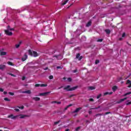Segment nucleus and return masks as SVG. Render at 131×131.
Wrapping results in <instances>:
<instances>
[{"label": "nucleus", "instance_id": "nucleus-1", "mask_svg": "<svg viewBox=\"0 0 131 131\" xmlns=\"http://www.w3.org/2000/svg\"><path fill=\"white\" fill-rule=\"evenodd\" d=\"M70 85H68L67 86L63 88V90H66L68 92L71 91H75V90L78 89V86H75L72 88H71Z\"/></svg>", "mask_w": 131, "mask_h": 131}, {"label": "nucleus", "instance_id": "nucleus-2", "mask_svg": "<svg viewBox=\"0 0 131 131\" xmlns=\"http://www.w3.org/2000/svg\"><path fill=\"white\" fill-rule=\"evenodd\" d=\"M29 55L30 56H33V57H37L38 56V54L36 51H32L31 50H28Z\"/></svg>", "mask_w": 131, "mask_h": 131}, {"label": "nucleus", "instance_id": "nucleus-3", "mask_svg": "<svg viewBox=\"0 0 131 131\" xmlns=\"http://www.w3.org/2000/svg\"><path fill=\"white\" fill-rule=\"evenodd\" d=\"M54 58H56L57 60H62L63 59V55L59 54L58 55L53 56Z\"/></svg>", "mask_w": 131, "mask_h": 131}, {"label": "nucleus", "instance_id": "nucleus-4", "mask_svg": "<svg viewBox=\"0 0 131 131\" xmlns=\"http://www.w3.org/2000/svg\"><path fill=\"white\" fill-rule=\"evenodd\" d=\"M4 31L6 35H9V36L13 35V32L9 31V30H5Z\"/></svg>", "mask_w": 131, "mask_h": 131}, {"label": "nucleus", "instance_id": "nucleus-5", "mask_svg": "<svg viewBox=\"0 0 131 131\" xmlns=\"http://www.w3.org/2000/svg\"><path fill=\"white\" fill-rule=\"evenodd\" d=\"M27 59H28V55L25 53L24 56L21 58V61L22 62H24V61H26Z\"/></svg>", "mask_w": 131, "mask_h": 131}, {"label": "nucleus", "instance_id": "nucleus-6", "mask_svg": "<svg viewBox=\"0 0 131 131\" xmlns=\"http://www.w3.org/2000/svg\"><path fill=\"white\" fill-rule=\"evenodd\" d=\"M18 115L14 116L13 114L8 116V118H11V119H16L17 117H18Z\"/></svg>", "mask_w": 131, "mask_h": 131}, {"label": "nucleus", "instance_id": "nucleus-7", "mask_svg": "<svg viewBox=\"0 0 131 131\" xmlns=\"http://www.w3.org/2000/svg\"><path fill=\"white\" fill-rule=\"evenodd\" d=\"M83 57L80 56V53H77L76 56V59H78V61H81Z\"/></svg>", "mask_w": 131, "mask_h": 131}, {"label": "nucleus", "instance_id": "nucleus-8", "mask_svg": "<svg viewBox=\"0 0 131 131\" xmlns=\"http://www.w3.org/2000/svg\"><path fill=\"white\" fill-rule=\"evenodd\" d=\"M127 98L126 97L123 98V99H120L119 101L117 102V104H120V103H122V102H123L124 101H125V100H126Z\"/></svg>", "mask_w": 131, "mask_h": 131}, {"label": "nucleus", "instance_id": "nucleus-9", "mask_svg": "<svg viewBox=\"0 0 131 131\" xmlns=\"http://www.w3.org/2000/svg\"><path fill=\"white\" fill-rule=\"evenodd\" d=\"M51 92H45V93H40L39 96H47V95H49Z\"/></svg>", "mask_w": 131, "mask_h": 131}, {"label": "nucleus", "instance_id": "nucleus-10", "mask_svg": "<svg viewBox=\"0 0 131 131\" xmlns=\"http://www.w3.org/2000/svg\"><path fill=\"white\" fill-rule=\"evenodd\" d=\"M19 118H20V119H23V118H25V117H28V116L26 115H22L20 114L19 115Z\"/></svg>", "mask_w": 131, "mask_h": 131}, {"label": "nucleus", "instance_id": "nucleus-11", "mask_svg": "<svg viewBox=\"0 0 131 131\" xmlns=\"http://www.w3.org/2000/svg\"><path fill=\"white\" fill-rule=\"evenodd\" d=\"M126 84H129V85L127 86V88H131V81L129 80H127L126 81Z\"/></svg>", "mask_w": 131, "mask_h": 131}, {"label": "nucleus", "instance_id": "nucleus-12", "mask_svg": "<svg viewBox=\"0 0 131 131\" xmlns=\"http://www.w3.org/2000/svg\"><path fill=\"white\" fill-rule=\"evenodd\" d=\"M82 109V107H78V108H77L76 109V110H75L73 113H77V112H78L80 110H81Z\"/></svg>", "mask_w": 131, "mask_h": 131}, {"label": "nucleus", "instance_id": "nucleus-13", "mask_svg": "<svg viewBox=\"0 0 131 131\" xmlns=\"http://www.w3.org/2000/svg\"><path fill=\"white\" fill-rule=\"evenodd\" d=\"M22 93L23 94H31V91L28 90V91H23Z\"/></svg>", "mask_w": 131, "mask_h": 131}, {"label": "nucleus", "instance_id": "nucleus-14", "mask_svg": "<svg viewBox=\"0 0 131 131\" xmlns=\"http://www.w3.org/2000/svg\"><path fill=\"white\" fill-rule=\"evenodd\" d=\"M21 43H22V41H19V43H18V44L15 45V48H16V49H18V48L20 47V46H21Z\"/></svg>", "mask_w": 131, "mask_h": 131}, {"label": "nucleus", "instance_id": "nucleus-15", "mask_svg": "<svg viewBox=\"0 0 131 131\" xmlns=\"http://www.w3.org/2000/svg\"><path fill=\"white\" fill-rule=\"evenodd\" d=\"M6 68V66L4 64H0V70H4Z\"/></svg>", "mask_w": 131, "mask_h": 131}, {"label": "nucleus", "instance_id": "nucleus-16", "mask_svg": "<svg viewBox=\"0 0 131 131\" xmlns=\"http://www.w3.org/2000/svg\"><path fill=\"white\" fill-rule=\"evenodd\" d=\"M117 89H118V87L116 85H114L112 87V90L113 92H115L116 91H117Z\"/></svg>", "mask_w": 131, "mask_h": 131}, {"label": "nucleus", "instance_id": "nucleus-17", "mask_svg": "<svg viewBox=\"0 0 131 131\" xmlns=\"http://www.w3.org/2000/svg\"><path fill=\"white\" fill-rule=\"evenodd\" d=\"M54 103L58 104V105H59L60 104H61V102L57 101H53L51 102V104H54Z\"/></svg>", "mask_w": 131, "mask_h": 131}, {"label": "nucleus", "instance_id": "nucleus-18", "mask_svg": "<svg viewBox=\"0 0 131 131\" xmlns=\"http://www.w3.org/2000/svg\"><path fill=\"white\" fill-rule=\"evenodd\" d=\"M69 1V0H64V1H63L62 2V4H61L62 6H64V5H66L67 4V3H68Z\"/></svg>", "mask_w": 131, "mask_h": 131}, {"label": "nucleus", "instance_id": "nucleus-19", "mask_svg": "<svg viewBox=\"0 0 131 131\" xmlns=\"http://www.w3.org/2000/svg\"><path fill=\"white\" fill-rule=\"evenodd\" d=\"M33 100H34L36 101H40V98L39 97H33Z\"/></svg>", "mask_w": 131, "mask_h": 131}, {"label": "nucleus", "instance_id": "nucleus-20", "mask_svg": "<svg viewBox=\"0 0 131 131\" xmlns=\"http://www.w3.org/2000/svg\"><path fill=\"white\" fill-rule=\"evenodd\" d=\"M88 90H90V91H93L94 90H96V88H95V86H89Z\"/></svg>", "mask_w": 131, "mask_h": 131}, {"label": "nucleus", "instance_id": "nucleus-21", "mask_svg": "<svg viewBox=\"0 0 131 131\" xmlns=\"http://www.w3.org/2000/svg\"><path fill=\"white\" fill-rule=\"evenodd\" d=\"M105 31L106 34H110V33H111V31L109 29H105Z\"/></svg>", "mask_w": 131, "mask_h": 131}, {"label": "nucleus", "instance_id": "nucleus-22", "mask_svg": "<svg viewBox=\"0 0 131 131\" xmlns=\"http://www.w3.org/2000/svg\"><path fill=\"white\" fill-rule=\"evenodd\" d=\"M92 25V21H89L86 25V27H90Z\"/></svg>", "mask_w": 131, "mask_h": 131}, {"label": "nucleus", "instance_id": "nucleus-23", "mask_svg": "<svg viewBox=\"0 0 131 131\" xmlns=\"http://www.w3.org/2000/svg\"><path fill=\"white\" fill-rule=\"evenodd\" d=\"M1 56H6L7 55V52H1L0 53Z\"/></svg>", "mask_w": 131, "mask_h": 131}, {"label": "nucleus", "instance_id": "nucleus-24", "mask_svg": "<svg viewBox=\"0 0 131 131\" xmlns=\"http://www.w3.org/2000/svg\"><path fill=\"white\" fill-rule=\"evenodd\" d=\"M112 94H113V92H105V93H104V95L106 96V95H112Z\"/></svg>", "mask_w": 131, "mask_h": 131}, {"label": "nucleus", "instance_id": "nucleus-25", "mask_svg": "<svg viewBox=\"0 0 131 131\" xmlns=\"http://www.w3.org/2000/svg\"><path fill=\"white\" fill-rule=\"evenodd\" d=\"M7 29L8 30H10V31L14 30V28H11V27H10V26H7Z\"/></svg>", "mask_w": 131, "mask_h": 131}, {"label": "nucleus", "instance_id": "nucleus-26", "mask_svg": "<svg viewBox=\"0 0 131 131\" xmlns=\"http://www.w3.org/2000/svg\"><path fill=\"white\" fill-rule=\"evenodd\" d=\"M46 86H48V84H40L41 88H45Z\"/></svg>", "mask_w": 131, "mask_h": 131}, {"label": "nucleus", "instance_id": "nucleus-27", "mask_svg": "<svg viewBox=\"0 0 131 131\" xmlns=\"http://www.w3.org/2000/svg\"><path fill=\"white\" fill-rule=\"evenodd\" d=\"M71 106H72V104H69V105H68L67 107L64 108V110H67V109H68L69 107H71Z\"/></svg>", "mask_w": 131, "mask_h": 131}, {"label": "nucleus", "instance_id": "nucleus-28", "mask_svg": "<svg viewBox=\"0 0 131 131\" xmlns=\"http://www.w3.org/2000/svg\"><path fill=\"white\" fill-rule=\"evenodd\" d=\"M7 63L8 64V65H10V66H14V64H13L12 62L11 61H8Z\"/></svg>", "mask_w": 131, "mask_h": 131}, {"label": "nucleus", "instance_id": "nucleus-29", "mask_svg": "<svg viewBox=\"0 0 131 131\" xmlns=\"http://www.w3.org/2000/svg\"><path fill=\"white\" fill-rule=\"evenodd\" d=\"M5 101H7V102H10L11 100L10 99H8V97H6L4 98Z\"/></svg>", "mask_w": 131, "mask_h": 131}, {"label": "nucleus", "instance_id": "nucleus-30", "mask_svg": "<svg viewBox=\"0 0 131 131\" xmlns=\"http://www.w3.org/2000/svg\"><path fill=\"white\" fill-rule=\"evenodd\" d=\"M130 94H131V92H128V93H125V94L124 95V97H125V96H128V95H130Z\"/></svg>", "mask_w": 131, "mask_h": 131}, {"label": "nucleus", "instance_id": "nucleus-31", "mask_svg": "<svg viewBox=\"0 0 131 131\" xmlns=\"http://www.w3.org/2000/svg\"><path fill=\"white\" fill-rule=\"evenodd\" d=\"M17 108H18L19 109H21V110H23V109H24V106H17Z\"/></svg>", "mask_w": 131, "mask_h": 131}, {"label": "nucleus", "instance_id": "nucleus-32", "mask_svg": "<svg viewBox=\"0 0 131 131\" xmlns=\"http://www.w3.org/2000/svg\"><path fill=\"white\" fill-rule=\"evenodd\" d=\"M8 74H9V75H11V76H13V77H16V75H14V74H12V73H9Z\"/></svg>", "mask_w": 131, "mask_h": 131}, {"label": "nucleus", "instance_id": "nucleus-33", "mask_svg": "<svg viewBox=\"0 0 131 131\" xmlns=\"http://www.w3.org/2000/svg\"><path fill=\"white\" fill-rule=\"evenodd\" d=\"M61 121L59 120L58 121H56V122H54V124L56 125V124H59V123H60Z\"/></svg>", "mask_w": 131, "mask_h": 131}, {"label": "nucleus", "instance_id": "nucleus-34", "mask_svg": "<svg viewBox=\"0 0 131 131\" xmlns=\"http://www.w3.org/2000/svg\"><path fill=\"white\" fill-rule=\"evenodd\" d=\"M49 79H54V76L53 75H50L49 77Z\"/></svg>", "mask_w": 131, "mask_h": 131}, {"label": "nucleus", "instance_id": "nucleus-35", "mask_svg": "<svg viewBox=\"0 0 131 131\" xmlns=\"http://www.w3.org/2000/svg\"><path fill=\"white\" fill-rule=\"evenodd\" d=\"M101 97H102V94H99V95H98L97 96V99H100V98H101Z\"/></svg>", "mask_w": 131, "mask_h": 131}, {"label": "nucleus", "instance_id": "nucleus-36", "mask_svg": "<svg viewBox=\"0 0 131 131\" xmlns=\"http://www.w3.org/2000/svg\"><path fill=\"white\" fill-rule=\"evenodd\" d=\"M79 129H80V126L77 127L75 129V130H76V131H78V130H79Z\"/></svg>", "mask_w": 131, "mask_h": 131}, {"label": "nucleus", "instance_id": "nucleus-37", "mask_svg": "<svg viewBox=\"0 0 131 131\" xmlns=\"http://www.w3.org/2000/svg\"><path fill=\"white\" fill-rule=\"evenodd\" d=\"M8 94L9 95H10V96H14V93L12 92H9Z\"/></svg>", "mask_w": 131, "mask_h": 131}, {"label": "nucleus", "instance_id": "nucleus-38", "mask_svg": "<svg viewBox=\"0 0 131 131\" xmlns=\"http://www.w3.org/2000/svg\"><path fill=\"white\" fill-rule=\"evenodd\" d=\"M73 73H76V72H78V70L77 69L74 70L73 71Z\"/></svg>", "mask_w": 131, "mask_h": 131}, {"label": "nucleus", "instance_id": "nucleus-39", "mask_svg": "<svg viewBox=\"0 0 131 131\" xmlns=\"http://www.w3.org/2000/svg\"><path fill=\"white\" fill-rule=\"evenodd\" d=\"M99 63H100V61L98 59L96 60L95 64H99Z\"/></svg>", "mask_w": 131, "mask_h": 131}, {"label": "nucleus", "instance_id": "nucleus-40", "mask_svg": "<svg viewBox=\"0 0 131 131\" xmlns=\"http://www.w3.org/2000/svg\"><path fill=\"white\" fill-rule=\"evenodd\" d=\"M68 81H69L70 82L72 81V79L71 77H69L68 78Z\"/></svg>", "mask_w": 131, "mask_h": 131}, {"label": "nucleus", "instance_id": "nucleus-41", "mask_svg": "<svg viewBox=\"0 0 131 131\" xmlns=\"http://www.w3.org/2000/svg\"><path fill=\"white\" fill-rule=\"evenodd\" d=\"M35 86L36 88H38V86H40V84H35Z\"/></svg>", "mask_w": 131, "mask_h": 131}, {"label": "nucleus", "instance_id": "nucleus-42", "mask_svg": "<svg viewBox=\"0 0 131 131\" xmlns=\"http://www.w3.org/2000/svg\"><path fill=\"white\" fill-rule=\"evenodd\" d=\"M97 41L99 42H102V41H103V39H99L97 40Z\"/></svg>", "mask_w": 131, "mask_h": 131}, {"label": "nucleus", "instance_id": "nucleus-43", "mask_svg": "<svg viewBox=\"0 0 131 131\" xmlns=\"http://www.w3.org/2000/svg\"><path fill=\"white\" fill-rule=\"evenodd\" d=\"M89 101H90V102H94V99H93V98H90L89 99Z\"/></svg>", "mask_w": 131, "mask_h": 131}, {"label": "nucleus", "instance_id": "nucleus-44", "mask_svg": "<svg viewBox=\"0 0 131 131\" xmlns=\"http://www.w3.org/2000/svg\"><path fill=\"white\" fill-rule=\"evenodd\" d=\"M15 111H16V112H19L20 111V110H19V108H15L14 109Z\"/></svg>", "mask_w": 131, "mask_h": 131}, {"label": "nucleus", "instance_id": "nucleus-45", "mask_svg": "<svg viewBox=\"0 0 131 131\" xmlns=\"http://www.w3.org/2000/svg\"><path fill=\"white\" fill-rule=\"evenodd\" d=\"M26 79V77L23 76L22 78V80H25Z\"/></svg>", "mask_w": 131, "mask_h": 131}, {"label": "nucleus", "instance_id": "nucleus-46", "mask_svg": "<svg viewBox=\"0 0 131 131\" xmlns=\"http://www.w3.org/2000/svg\"><path fill=\"white\" fill-rule=\"evenodd\" d=\"M102 115V114H97L96 115V116H97V117H98V116H101Z\"/></svg>", "mask_w": 131, "mask_h": 131}, {"label": "nucleus", "instance_id": "nucleus-47", "mask_svg": "<svg viewBox=\"0 0 131 131\" xmlns=\"http://www.w3.org/2000/svg\"><path fill=\"white\" fill-rule=\"evenodd\" d=\"M74 96L75 95L74 94H72V95H70L69 97V98H72V97H74Z\"/></svg>", "mask_w": 131, "mask_h": 131}, {"label": "nucleus", "instance_id": "nucleus-48", "mask_svg": "<svg viewBox=\"0 0 131 131\" xmlns=\"http://www.w3.org/2000/svg\"><path fill=\"white\" fill-rule=\"evenodd\" d=\"M125 36V33H123L122 35V37H124Z\"/></svg>", "mask_w": 131, "mask_h": 131}, {"label": "nucleus", "instance_id": "nucleus-49", "mask_svg": "<svg viewBox=\"0 0 131 131\" xmlns=\"http://www.w3.org/2000/svg\"><path fill=\"white\" fill-rule=\"evenodd\" d=\"M108 114H110V112H106L104 114V115H108Z\"/></svg>", "mask_w": 131, "mask_h": 131}, {"label": "nucleus", "instance_id": "nucleus-50", "mask_svg": "<svg viewBox=\"0 0 131 131\" xmlns=\"http://www.w3.org/2000/svg\"><path fill=\"white\" fill-rule=\"evenodd\" d=\"M57 69H62V68H61V67L60 66H58L56 67Z\"/></svg>", "mask_w": 131, "mask_h": 131}, {"label": "nucleus", "instance_id": "nucleus-51", "mask_svg": "<svg viewBox=\"0 0 131 131\" xmlns=\"http://www.w3.org/2000/svg\"><path fill=\"white\" fill-rule=\"evenodd\" d=\"M0 92H4V89L3 88H0Z\"/></svg>", "mask_w": 131, "mask_h": 131}, {"label": "nucleus", "instance_id": "nucleus-52", "mask_svg": "<svg viewBox=\"0 0 131 131\" xmlns=\"http://www.w3.org/2000/svg\"><path fill=\"white\" fill-rule=\"evenodd\" d=\"M130 104H131V101H130V102L127 103L126 104V105H130Z\"/></svg>", "mask_w": 131, "mask_h": 131}, {"label": "nucleus", "instance_id": "nucleus-53", "mask_svg": "<svg viewBox=\"0 0 131 131\" xmlns=\"http://www.w3.org/2000/svg\"><path fill=\"white\" fill-rule=\"evenodd\" d=\"M89 114H92V113H93V112H92V111H89Z\"/></svg>", "mask_w": 131, "mask_h": 131}, {"label": "nucleus", "instance_id": "nucleus-54", "mask_svg": "<svg viewBox=\"0 0 131 131\" xmlns=\"http://www.w3.org/2000/svg\"><path fill=\"white\" fill-rule=\"evenodd\" d=\"M4 94L5 95H7V94H8V92H6V91H4Z\"/></svg>", "mask_w": 131, "mask_h": 131}, {"label": "nucleus", "instance_id": "nucleus-55", "mask_svg": "<svg viewBox=\"0 0 131 131\" xmlns=\"http://www.w3.org/2000/svg\"><path fill=\"white\" fill-rule=\"evenodd\" d=\"M90 110H95V107L91 108Z\"/></svg>", "mask_w": 131, "mask_h": 131}, {"label": "nucleus", "instance_id": "nucleus-56", "mask_svg": "<svg viewBox=\"0 0 131 131\" xmlns=\"http://www.w3.org/2000/svg\"><path fill=\"white\" fill-rule=\"evenodd\" d=\"M49 69V68L46 67V68L44 69V70H48Z\"/></svg>", "mask_w": 131, "mask_h": 131}, {"label": "nucleus", "instance_id": "nucleus-57", "mask_svg": "<svg viewBox=\"0 0 131 131\" xmlns=\"http://www.w3.org/2000/svg\"><path fill=\"white\" fill-rule=\"evenodd\" d=\"M62 88H63V86H60V87H59L58 90H61V89H62Z\"/></svg>", "mask_w": 131, "mask_h": 131}, {"label": "nucleus", "instance_id": "nucleus-58", "mask_svg": "<svg viewBox=\"0 0 131 131\" xmlns=\"http://www.w3.org/2000/svg\"><path fill=\"white\" fill-rule=\"evenodd\" d=\"M119 80H122V77H120L119 78Z\"/></svg>", "mask_w": 131, "mask_h": 131}, {"label": "nucleus", "instance_id": "nucleus-59", "mask_svg": "<svg viewBox=\"0 0 131 131\" xmlns=\"http://www.w3.org/2000/svg\"><path fill=\"white\" fill-rule=\"evenodd\" d=\"M63 79L64 80H66V77H64L63 78Z\"/></svg>", "mask_w": 131, "mask_h": 131}, {"label": "nucleus", "instance_id": "nucleus-60", "mask_svg": "<svg viewBox=\"0 0 131 131\" xmlns=\"http://www.w3.org/2000/svg\"><path fill=\"white\" fill-rule=\"evenodd\" d=\"M85 122H86V123H88V122H90V121H89V120H86Z\"/></svg>", "mask_w": 131, "mask_h": 131}, {"label": "nucleus", "instance_id": "nucleus-61", "mask_svg": "<svg viewBox=\"0 0 131 131\" xmlns=\"http://www.w3.org/2000/svg\"><path fill=\"white\" fill-rule=\"evenodd\" d=\"M85 107H89V104L85 105Z\"/></svg>", "mask_w": 131, "mask_h": 131}, {"label": "nucleus", "instance_id": "nucleus-62", "mask_svg": "<svg viewBox=\"0 0 131 131\" xmlns=\"http://www.w3.org/2000/svg\"><path fill=\"white\" fill-rule=\"evenodd\" d=\"M99 108H101L100 106H98V107H97V109H99Z\"/></svg>", "mask_w": 131, "mask_h": 131}, {"label": "nucleus", "instance_id": "nucleus-63", "mask_svg": "<svg viewBox=\"0 0 131 131\" xmlns=\"http://www.w3.org/2000/svg\"><path fill=\"white\" fill-rule=\"evenodd\" d=\"M94 108H95V110H98V107H94Z\"/></svg>", "mask_w": 131, "mask_h": 131}, {"label": "nucleus", "instance_id": "nucleus-64", "mask_svg": "<svg viewBox=\"0 0 131 131\" xmlns=\"http://www.w3.org/2000/svg\"><path fill=\"white\" fill-rule=\"evenodd\" d=\"M65 131H69V129H66Z\"/></svg>", "mask_w": 131, "mask_h": 131}]
</instances>
